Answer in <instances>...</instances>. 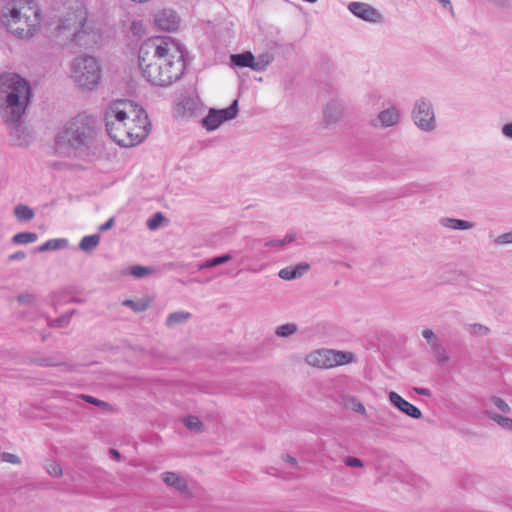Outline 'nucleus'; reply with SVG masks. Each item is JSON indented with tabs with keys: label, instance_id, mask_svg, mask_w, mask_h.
<instances>
[{
	"label": "nucleus",
	"instance_id": "1",
	"mask_svg": "<svg viewBox=\"0 0 512 512\" xmlns=\"http://www.w3.org/2000/svg\"><path fill=\"white\" fill-rule=\"evenodd\" d=\"M138 66L147 82L161 87L179 80L186 68L180 48L157 39H149L141 44Z\"/></svg>",
	"mask_w": 512,
	"mask_h": 512
},
{
	"label": "nucleus",
	"instance_id": "2",
	"mask_svg": "<svg viewBox=\"0 0 512 512\" xmlns=\"http://www.w3.org/2000/svg\"><path fill=\"white\" fill-rule=\"evenodd\" d=\"M105 120L109 137L121 147H133L149 134L150 122L146 111L131 100L111 103Z\"/></svg>",
	"mask_w": 512,
	"mask_h": 512
},
{
	"label": "nucleus",
	"instance_id": "3",
	"mask_svg": "<svg viewBox=\"0 0 512 512\" xmlns=\"http://www.w3.org/2000/svg\"><path fill=\"white\" fill-rule=\"evenodd\" d=\"M3 95L7 103L3 112L5 122L21 119L31 96L29 83L18 74L4 73L0 76V97Z\"/></svg>",
	"mask_w": 512,
	"mask_h": 512
},
{
	"label": "nucleus",
	"instance_id": "4",
	"mask_svg": "<svg viewBox=\"0 0 512 512\" xmlns=\"http://www.w3.org/2000/svg\"><path fill=\"white\" fill-rule=\"evenodd\" d=\"M96 137V120L87 114H78L69 120L58 134L59 141L67 143L77 151H85L93 144Z\"/></svg>",
	"mask_w": 512,
	"mask_h": 512
},
{
	"label": "nucleus",
	"instance_id": "5",
	"mask_svg": "<svg viewBox=\"0 0 512 512\" xmlns=\"http://www.w3.org/2000/svg\"><path fill=\"white\" fill-rule=\"evenodd\" d=\"M1 23L8 32L17 38H29L39 29L41 18L38 9L26 7L24 12L16 7L6 8L1 15Z\"/></svg>",
	"mask_w": 512,
	"mask_h": 512
},
{
	"label": "nucleus",
	"instance_id": "6",
	"mask_svg": "<svg viewBox=\"0 0 512 512\" xmlns=\"http://www.w3.org/2000/svg\"><path fill=\"white\" fill-rule=\"evenodd\" d=\"M72 77L79 87L92 89L101 77L97 60L89 55L78 57L72 64Z\"/></svg>",
	"mask_w": 512,
	"mask_h": 512
},
{
	"label": "nucleus",
	"instance_id": "7",
	"mask_svg": "<svg viewBox=\"0 0 512 512\" xmlns=\"http://www.w3.org/2000/svg\"><path fill=\"white\" fill-rule=\"evenodd\" d=\"M354 360V354L351 352L335 351L330 349H320L307 355L306 362L318 368H332L345 365Z\"/></svg>",
	"mask_w": 512,
	"mask_h": 512
},
{
	"label": "nucleus",
	"instance_id": "8",
	"mask_svg": "<svg viewBox=\"0 0 512 512\" xmlns=\"http://www.w3.org/2000/svg\"><path fill=\"white\" fill-rule=\"evenodd\" d=\"M414 124L424 132H432L436 128V118L433 105L428 98L421 97L414 103L412 110Z\"/></svg>",
	"mask_w": 512,
	"mask_h": 512
},
{
	"label": "nucleus",
	"instance_id": "9",
	"mask_svg": "<svg viewBox=\"0 0 512 512\" xmlns=\"http://www.w3.org/2000/svg\"><path fill=\"white\" fill-rule=\"evenodd\" d=\"M239 112V102L235 99L229 107L224 109L211 108L208 114L202 120V126L207 131L216 130L221 124L226 121L235 119Z\"/></svg>",
	"mask_w": 512,
	"mask_h": 512
},
{
	"label": "nucleus",
	"instance_id": "10",
	"mask_svg": "<svg viewBox=\"0 0 512 512\" xmlns=\"http://www.w3.org/2000/svg\"><path fill=\"white\" fill-rule=\"evenodd\" d=\"M348 10L355 17L370 23H380L383 19L382 14L368 3L351 2L348 4Z\"/></svg>",
	"mask_w": 512,
	"mask_h": 512
},
{
	"label": "nucleus",
	"instance_id": "11",
	"mask_svg": "<svg viewBox=\"0 0 512 512\" xmlns=\"http://www.w3.org/2000/svg\"><path fill=\"white\" fill-rule=\"evenodd\" d=\"M72 20V17L65 18L61 21L58 28L60 30H69L72 32V42L75 43L78 46H84L87 45V41L85 40L86 37L89 36V34L83 29L86 18L84 16H80L78 19V23L75 21L73 24V28L70 25V21Z\"/></svg>",
	"mask_w": 512,
	"mask_h": 512
},
{
	"label": "nucleus",
	"instance_id": "12",
	"mask_svg": "<svg viewBox=\"0 0 512 512\" xmlns=\"http://www.w3.org/2000/svg\"><path fill=\"white\" fill-rule=\"evenodd\" d=\"M391 404L402 413L413 419H420L422 417L421 410L410 402L406 401L398 393L391 391L388 395Z\"/></svg>",
	"mask_w": 512,
	"mask_h": 512
},
{
	"label": "nucleus",
	"instance_id": "13",
	"mask_svg": "<svg viewBox=\"0 0 512 512\" xmlns=\"http://www.w3.org/2000/svg\"><path fill=\"white\" fill-rule=\"evenodd\" d=\"M156 25L164 31H174L180 24L178 14L172 9H163L155 16Z\"/></svg>",
	"mask_w": 512,
	"mask_h": 512
},
{
	"label": "nucleus",
	"instance_id": "14",
	"mask_svg": "<svg viewBox=\"0 0 512 512\" xmlns=\"http://www.w3.org/2000/svg\"><path fill=\"white\" fill-rule=\"evenodd\" d=\"M20 120L21 119L15 122H9L10 124H12V127L10 129V136L16 145L28 146L31 139V135L28 128Z\"/></svg>",
	"mask_w": 512,
	"mask_h": 512
},
{
	"label": "nucleus",
	"instance_id": "15",
	"mask_svg": "<svg viewBox=\"0 0 512 512\" xmlns=\"http://www.w3.org/2000/svg\"><path fill=\"white\" fill-rule=\"evenodd\" d=\"M343 113V105L342 103L331 100L324 109V121L326 124H335L337 123Z\"/></svg>",
	"mask_w": 512,
	"mask_h": 512
},
{
	"label": "nucleus",
	"instance_id": "16",
	"mask_svg": "<svg viewBox=\"0 0 512 512\" xmlns=\"http://www.w3.org/2000/svg\"><path fill=\"white\" fill-rule=\"evenodd\" d=\"M310 268V265L307 263H300L295 266H288L281 269L278 273V276L283 280H294L303 276Z\"/></svg>",
	"mask_w": 512,
	"mask_h": 512
},
{
	"label": "nucleus",
	"instance_id": "17",
	"mask_svg": "<svg viewBox=\"0 0 512 512\" xmlns=\"http://www.w3.org/2000/svg\"><path fill=\"white\" fill-rule=\"evenodd\" d=\"M378 120L384 128L395 126L399 123L400 113L395 106L382 110L378 114Z\"/></svg>",
	"mask_w": 512,
	"mask_h": 512
},
{
	"label": "nucleus",
	"instance_id": "18",
	"mask_svg": "<svg viewBox=\"0 0 512 512\" xmlns=\"http://www.w3.org/2000/svg\"><path fill=\"white\" fill-rule=\"evenodd\" d=\"M231 65L239 68H250L253 70L254 55L250 51L232 54L230 56Z\"/></svg>",
	"mask_w": 512,
	"mask_h": 512
},
{
	"label": "nucleus",
	"instance_id": "19",
	"mask_svg": "<svg viewBox=\"0 0 512 512\" xmlns=\"http://www.w3.org/2000/svg\"><path fill=\"white\" fill-rule=\"evenodd\" d=\"M440 224L446 228L455 230H468L475 226L473 222L449 217L441 218Z\"/></svg>",
	"mask_w": 512,
	"mask_h": 512
},
{
	"label": "nucleus",
	"instance_id": "20",
	"mask_svg": "<svg viewBox=\"0 0 512 512\" xmlns=\"http://www.w3.org/2000/svg\"><path fill=\"white\" fill-rule=\"evenodd\" d=\"M161 477L168 486L178 491H184L187 488L185 481L175 472H164Z\"/></svg>",
	"mask_w": 512,
	"mask_h": 512
},
{
	"label": "nucleus",
	"instance_id": "21",
	"mask_svg": "<svg viewBox=\"0 0 512 512\" xmlns=\"http://www.w3.org/2000/svg\"><path fill=\"white\" fill-rule=\"evenodd\" d=\"M68 246L66 238L49 239L37 248L38 252L54 251L64 249Z\"/></svg>",
	"mask_w": 512,
	"mask_h": 512
},
{
	"label": "nucleus",
	"instance_id": "22",
	"mask_svg": "<svg viewBox=\"0 0 512 512\" xmlns=\"http://www.w3.org/2000/svg\"><path fill=\"white\" fill-rule=\"evenodd\" d=\"M191 313L186 311H176L170 313L166 318V326L168 328H174L177 325L187 322L191 318Z\"/></svg>",
	"mask_w": 512,
	"mask_h": 512
},
{
	"label": "nucleus",
	"instance_id": "23",
	"mask_svg": "<svg viewBox=\"0 0 512 512\" xmlns=\"http://www.w3.org/2000/svg\"><path fill=\"white\" fill-rule=\"evenodd\" d=\"M122 305L130 308L136 313L144 312L151 306V299L141 298L138 300L126 299L122 302Z\"/></svg>",
	"mask_w": 512,
	"mask_h": 512
},
{
	"label": "nucleus",
	"instance_id": "24",
	"mask_svg": "<svg viewBox=\"0 0 512 512\" xmlns=\"http://www.w3.org/2000/svg\"><path fill=\"white\" fill-rule=\"evenodd\" d=\"M430 348H431V351H432V354H433L435 360L437 361V363L440 366H444L448 363L449 356L447 354L445 347L443 346V344L440 341L433 343L430 346Z\"/></svg>",
	"mask_w": 512,
	"mask_h": 512
},
{
	"label": "nucleus",
	"instance_id": "25",
	"mask_svg": "<svg viewBox=\"0 0 512 512\" xmlns=\"http://www.w3.org/2000/svg\"><path fill=\"white\" fill-rule=\"evenodd\" d=\"M231 259H232V255L230 253L215 256V257L207 259L203 263L199 264L198 269L203 270V269H207V268H212V267L227 263Z\"/></svg>",
	"mask_w": 512,
	"mask_h": 512
},
{
	"label": "nucleus",
	"instance_id": "26",
	"mask_svg": "<svg viewBox=\"0 0 512 512\" xmlns=\"http://www.w3.org/2000/svg\"><path fill=\"white\" fill-rule=\"evenodd\" d=\"M14 215L19 221H30L34 218L35 213L29 206L25 204H18L14 208Z\"/></svg>",
	"mask_w": 512,
	"mask_h": 512
},
{
	"label": "nucleus",
	"instance_id": "27",
	"mask_svg": "<svg viewBox=\"0 0 512 512\" xmlns=\"http://www.w3.org/2000/svg\"><path fill=\"white\" fill-rule=\"evenodd\" d=\"M99 242V234L84 236L79 243V248L85 252H90L98 246Z\"/></svg>",
	"mask_w": 512,
	"mask_h": 512
},
{
	"label": "nucleus",
	"instance_id": "28",
	"mask_svg": "<svg viewBox=\"0 0 512 512\" xmlns=\"http://www.w3.org/2000/svg\"><path fill=\"white\" fill-rule=\"evenodd\" d=\"M152 272L153 269L151 267L134 265L128 267L125 271H123V274H129L136 278H144L145 276L150 275Z\"/></svg>",
	"mask_w": 512,
	"mask_h": 512
},
{
	"label": "nucleus",
	"instance_id": "29",
	"mask_svg": "<svg viewBox=\"0 0 512 512\" xmlns=\"http://www.w3.org/2000/svg\"><path fill=\"white\" fill-rule=\"evenodd\" d=\"M38 235L35 232H20L12 237L14 244H28L37 241Z\"/></svg>",
	"mask_w": 512,
	"mask_h": 512
},
{
	"label": "nucleus",
	"instance_id": "30",
	"mask_svg": "<svg viewBox=\"0 0 512 512\" xmlns=\"http://www.w3.org/2000/svg\"><path fill=\"white\" fill-rule=\"evenodd\" d=\"M344 406L362 415H366L364 405L354 396H347L344 398Z\"/></svg>",
	"mask_w": 512,
	"mask_h": 512
},
{
	"label": "nucleus",
	"instance_id": "31",
	"mask_svg": "<svg viewBox=\"0 0 512 512\" xmlns=\"http://www.w3.org/2000/svg\"><path fill=\"white\" fill-rule=\"evenodd\" d=\"M486 414L489 419L498 423V425L501 426L502 428L512 431V418L502 416L497 413H493V412H489V411H487Z\"/></svg>",
	"mask_w": 512,
	"mask_h": 512
},
{
	"label": "nucleus",
	"instance_id": "32",
	"mask_svg": "<svg viewBox=\"0 0 512 512\" xmlns=\"http://www.w3.org/2000/svg\"><path fill=\"white\" fill-rule=\"evenodd\" d=\"M273 57L270 54H261L258 58L254 57L253 71H264L272 62Z\"/></svg>",
	"mask_w": 512,
	"mask_h": 512
},
{
	"label": "nucleus",
	"instance_id": "33",
	"mask_svg": "<svg viewBox=\"0 0 512 512\" xmlns=\"http://www.w3.org/2000/svg\"><path fill=\"white\" fill-rule=\"evenodd\" d=\"M298 331V326L294 323H286L276 328L275 334L278 337H289Z\"/></svg>",
	"mask_w": 512,
	"mask_h": 512
},
{
	"label": "nucleus",
	"instance_id": "34",
	"mask_svg": "<svg viewBox=\"0 0 512 512\" xmlns=\"http://www.w3.org/2000/svg\"><path fill=\"white\" fill-rule=\"evenodd\" d=\"M295 240V234H287L283 239H275V240H268L265 241L264 246L265 247H271V248H281L285 246L286 244H289Z\"/></svg>",
	"mask_w": 512,
	"mask_h": 512
},
{
	"label": "nucleus",
	"instance_id": "35",
	"mask_svg": "<svg viewBox=\"0 0 512 512\" xmlns=\"http://www.w3.org/2000/svg\"><path fill=\"white\" fill-rule=\"evenodd\" d=\"M74 310L67 312L49 322V325L51 327H65L67 326L72 318V315L74 314Z\"/></svg>",
	"mask_w": 512,
	"mask_h": 512
},
{
	"label": "nucleus",
	"instance_id": "36",
	"mask_svg": "<svg viewBox=\"0 0 512 512\" xmlns=\"http://www.w3.org/2000/svg\"><path fill=\"white\" fill-rule=\"evenodd\" d=\"M184 425L191 431L200 432L203 424L196 416H187L183 419Z\"/></svg>",
	"mask_w": 512,
	"mask_h": 512
},
{
	"label": "nucleus",
	"instance_id": "37",
	"mask_svg": "<svg viewBox=\"0 0 512 512\" xmlns=\"http://www.w3.org/2000/svg\"><path fill=\"white\" fill-rule=\"evenodd\" d=\"M179 106L183 109L184 115L191 116L196 110V102L191 98L182 99Z\"/></svg>",
	"mask_w": 512,
	"mask_h": 512
},
{
	"label": "nucleus",
	"instance_id": "38",
	"mask_svg": "<svg viewBox=\"0 0 512 512\" xmlns=\"http://www.w3.org/2000/svg\"><path fill=\"white\" fill-rule=\"evenodd\" d=\"M163 220H164L163 214L161 212H157V213L153 214V216L151 218L148 219L147 227L150 230H155L161 225Z\"/></svg>",
	"mask_w": 512,
	"mask_h": 512
},
{
	"label": "nucleus",
	"instance_id": "39",
	"mask_svg": "<svg viewBox=\"0 0 512 512\" xmlns=\"http://www.w3.org/2000/svg\"><path fill=\"white\" fill-rule=\"evenodd\" d=\"M469 332L473 335L483 336V335L488 334L489 328H487L486 326H483L481 324L475 323V324L469 325Z\"/></svg>",
	"mask_w": 512,
	"mask_h": 512
},
{
	"label": "nucleus",
	"instance_id": "40",
	"mask_svg": "<svg viewBox=\"0 0 512 512\" xmlns=\"http://www.w3.org/2000/svg\"><path fill=\"white\" fill-rule=\"evenodd\" d=\"M34 363L42 367L57 366L59 364L55 357L36 358Z\"/></svg>",
	"mask_w": 512,
	"mask_h": 512
},
{
	"label": "nucleus",
	"instance_id": "41",
	"mask_svg": "<svg viewBox=\"0 0 512 512\" xmlns=\"http://www.w3.org/2000/svg\"><path fill=\"white\" fill-rule=\"evenodd\" d=\"M491 402L500 411H502L504 413H509L510 412L509 405L502 398L494 396V397L491 398Z\"/></svg>",
	"mask_w": 512,
	"mask_h": 512
},
{
	"label": "nucleus",
	"instance_id": "42",
	"mask_svg": "<svg viewBox=\"0 0 512 512\" xmlns=\"http://www.w3.org/2000/svg\"><path fill=\"white\" fill-rule=\"evenodd\" d=\"M81 398L84 401H86L87 403L93 404L95 406L104 407V408H108L110 406L107 402L97 399L90 395H81Z\"/></svg>",
	"mask_w": 512,
	"mask_h": 512
},
{
	"label": "nucleus",
	"instance_id": "43",
	"mask_svg": "<svg viewBox=\"0 0 512 512\" xmlns=\"http://www.w3.org/2000/svg\"><path fill=\"white\" fill-rule=\"evenodd\" d=\"M1 460L3 462L15 464V465L21 464V459L19 458V456H17L16 454H13V453H9V452L2 453Z\"/></svg>",
	"mask_w": 512,
	"mask_h": 512
},
{
	"label": "nucleus",
	"instance_id": "44",
	"mask_svg": "<svg viewBox=\"0 0 512 512\" xmlns=\"http://www.w3.org/2000/svg\"><path fill=\"white\" fill-rule=\"evenodd\" d=\"M423 338L428 342V344L431 346L433 343H436L439 341L435 333L431 329H424L422 331Z\"/></svg>",
	"mask_w": 512,
	"mask_h": 512
},
{
	"label": "nucleus",
	"instance_id": "45",
	"mask_svg": "<svg viewBox=\"0 0 512 512\" xmlns=\"http://www.w3.org/2000/svg\"><path fill=\"white\" fill-rule=\"evenodd\" d=\"M344 463L348 467L358 468L363 466V462L356 457L347 456L344 458Z\"/></svg>",
	"mask_w": 512,
	"mask_h": 512
},
{
	"label": "nucleus",
	"instance_id": "46",
	"mask_svg": "<svg viewBox=\"0 0 512 512\" xmlns=\"http://www.w3.org/2000/svg\"><path fill=\"white\" fill-rule=\"evenodd\" d=\"M47 471L53 477H60V476H62V468L58 464H56V463L49 464L47 466Z\"/></svg>",
	"mask_w": 512,
	"mask_h": 512
},
{
	"label": "nucleus",
	"instance_id": "47",
	"mask_svg": "<svg viewBox=\"0 0 512 512\" xmlns=\"http://www.w3.org/2000/svg\"><path fill=\"white\" fill-rule=\"evenodd\" d=\"M495 242L499 245L512 243V231L498 236Z\"/></svg>",
	"mask_w": 512,
	"mask_h": 512
},
{
	"label": "nucleus",
	"instance_id": "48",
	"mask_svg": "<svg viewBox=\"0 0 512 512\" xmlns=\"http://www.w3.org/2000/svg\"><path fill=\"white\" fill-rule=\"evenodd\" d=\"M501 132L506 138L512 139V122L503 125Z\"/></svg>",
	"mask_w": 512,
	"mask_h": 512
},
{
	"label": "nucleus",
	"instance_id": "49",
	"mask_svg": "<svg viewBox=\"0 0 512 512\" xmlns=\"http://www.w3.org/2000/svg\"><path fill=\"white\" fill-rule=\"evenodd\" d=\"M26 257V253L24 251H17L13 254H11L8 257L9 261H20L23 260Z\"/></svg>",
	"mask_w": 512,
	"mask_h": 512
},
{
	"label": "nucleus",
	"instance_id": "50",
	"mask_svg": "<svg viewBox=\"0 0 512 512\" xmlns=\"http://www.w3.org/2000/svg\"><path fill=\"white\" fill-rule=\"evenodd\" d=\"M113 225H114V219L110 218L105 223L100 225L99 231L105 232V231L111 229L113 227Z\"/></svg>",
	"mask_w": 512,
	"mask_h": 512
},
{
	"label": "nucleus",
	"instance_id": "51",
	"mask_svg": "<svg viewBox=\"0 0 512 512\" xmlns=\"http://www.w3.org/2000/svg\"><path fill=\"white\" fill-rule=\"evenodd\" d=\"M414 391L419 395L428 396V397L431 396V391L427 388L415 387Z\"/></svg>",
	"mask_w": 512,
	"mask_h": 512
},
{
	"label": "nucleus",
	"instance_id": "52",
	"mask_svg": "<svg viewBox=\"0 0 512 512\" xmlns=\"http://www.w3.org/2000/svg\"><path fill=\"white\" fill-rule=\"evenodd\" d=\"M19 303H29L31 301V295L29 294H20L18 297Z\"/></svg>",
	"mask_w": 512,
	"mask_h": 512
},
{
	"label": "nucleus",
	"instance_id": "53",
	"mask_svg": "<svg viewBox=\"0 0 512 512\" xmlns=\"http://www.w3.org/2000/svg\"><path fill=\"white\" fill-rule=\"evenodd\" d=\"M110 454L117 461H119L121 459V454L116 449H110Z\"/></svg>",
	"mask_w": 512,
	"mask_h": 512
},
{
	"label": "nucleus",
	"instance_id": "54",
	"mask_svg": "<svg viewBox=\"0 0 512 512\" xmlns=\"http://www.w3.org/2000/svg\"><path fill=\"white\" fill-rule=\"evenodd\" d=\"M284 460L292 465H296L297 464V461L294 457L290 456V455H286L284 457Z\"/></svg>",
	"mask_w": 512,
	"mask_h": 512
},
{
	"label": "nucleus",
	"instance_id": "55",
	"mask_svg": "<svg viewBox=\"0 0 512 512\" xmlns=\"http://www.w3.org/2000/svg\"><path fill=\"white\" fill-rule=\"evenodd\" d=\"M440 3H442L445 7L450 6L452 8L450 0H438Z\"/></svg>",
	"mask_w": 512,
	"mask_h": 512
},
{
	"label": "nucleus",
	"instance_id": "56",
	"mask_svg": "<svg viewBox=\"0 0 512 512\" xmlns=\"http://www.w3.org/2000/svg\"><path fill=\"white\" fill-rule=\"evenodd\" d=\"M417 187H418V186H417V185H415V184H410V185H409V187H408V190H409V192H411V193H412V192H414V191H415V190H413V188H417Z\"/></svg>",
	"mask_w": 512,
	"mask_h": 512
}]
</instances>
